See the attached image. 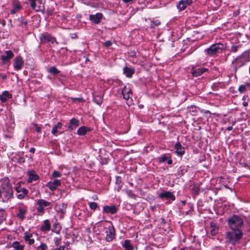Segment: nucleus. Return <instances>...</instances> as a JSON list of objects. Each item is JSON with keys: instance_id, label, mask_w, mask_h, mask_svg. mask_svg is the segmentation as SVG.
<instances>
[{"instance_id": "f257e3e1", "label": "nucleus", "mask_w": 250, "mask_h": 250, "mask_svg": "<svg viewBox=\"0 0 250 250\" xmlns=\"http://www.w3.org/2000/svg\"><path fill=\"white\" fill-rule=\"evenodd\" d=\"M13 196V190L10 180L4 178L0 181V197L3 202H5Z\"/></svg>"}, {"instance_id": "f03ea898", "label": "nucleus", "mask_w": 250, "mask_h": 250, "mask_svg": "<svg viewBox=\"0 0 250 250\" xmlns=\"http://www.w3.org/2000/svg\"><path fill=\"white\" fill-rule=\"evenodd\" d=\"M249 62H250V51L247 50L235 58L232 61V64L236 71L238 68L244 66L246 63Z\"/></svg>"}, {"instance_id": "7ed1b4c3", "label": "nucleus", "mask_w": 250, "mask_h": 250, "mask_svg": "<svg viewBox=\"0 0 250 250\" xmlns=\"http://www.w3.org/2000/svg\"><path fill=\"white\" fill-rule=\"evenodd\" d=\"M228 225L232 230H241V228L244 225V221L240 216L233 215L228 219Z\"/></svg>"}, {"instance_id": "20e7f679", "label": "nucleus", "mask_w": 250, "mask_h": 250, "mask_svg": "<svg viewBox=\"0 0 250 250\" xmlns=\"http://www.w3.org/2000/svg\"><path fill=\"white\" fill-rule=\"evenodd\" d=\"M224 44L221 43H216L211 45L208 48L206 49L204 52L209 57H214L221 53L225 49Z\"/></svg>"}, {"instance_id": "39448f33", "label": "nucleus", "mask_w": 250, "mask_h": 250, "mask_svg": "<svg viewBox=\"0 0 250 250\" xmlns=\"http://www.w3.org/2000/svg\"><path fill=\"white\" fill-rule=\"evenodd\" d=\"M243 235L242 230H232L227 233L226 239L229 243L235 245L242 238Z\"/></svg>"}, {"instance_id": "423d86ee", "label": "nucleus", "mask_w": 250, "mask_h": 250, "mask_svg": "<svg viewBox=\"0 0 250 250\" xmlns=\"http://www.w3.org/2000/svg\"><path fill=\"white\" fill-rule=\"evenodd\" d=\"M38 206L37 208V212L39 215H42L44 213L45 208L51 205V203L44 199H39L36 201Z\"/></svg>"}, {"instance_id": "0eeeda50", "label": "nucleus", "mask_w": 250, "mask_h": 250, "mask_svg": "<svg viewBox=\"0 0 250 250\" xmlns=\"http://www.w3.org/2000/svg\"><path fill=\"white\" fill-rule=\"evenodd\" d=\"M105 233H106L105 240L107 242L111 241L115 237V229L111 223L107 227H104Z\"/></svg>"}, {"instance_id": "6e6552de", "label": "nucleus", "mask_w": 250, "mask_h": 250, "mask_svg": "<svg viewBox=\"0 0 250 250\" xmlns=\"http://www.w3.org/2000/svg\"><path fill=\"white\" fill-rule=\"evenodd\" d=\"M39 38L41 42L42 43H46L49 42L53 43L56 41L55 37H52L47 32L40 34L39 36Z\"/></svg>"}, {"instance_id": "1a4fd4ad", "label": "nucleus", "mask_w": 250, "mask_h": 250, "mask_svg": "<svg viewBox=\"0 0 250 250\" xmlns=\"http://www.w3.org/2000/svg\"><path fill=\"white\" fill-rule=\"evenodd\" d=\"M207 71H208L207 68L194 66L191 68L190 72L193 77H198L201 76Z\"/></svg>"}, {"instance_id": "9d476101", "label": "nucleus", "mask_w": 250, "mask_h": 250, "mask_svg": "<svg viewBox=\"0 0 250 250\" xmlns=\"http://www.w3.org/2000/svg\"><path fill=\"white\" fill-rule=\"evenodd\" d=\"M24 64V61L20 56H17L14 59L13 66L16 71H19L21 69Z\"/></svg>"}, {"instance_id": "9b49d317", "label": "nucleus", "mask_w": 250, "mask_h": 250, "mask_svg": "<svg viewBox=\"0 0 250 250\" xmlns=\"http://www.w3.org/2000/svg\"><path fill=\"white\" fill-rule=\"evenodd\" d=\"M27 207L23 204L18 206V210L19 212L17 213V216L19 219L22 220L25 218V214L27 212Z\"/></svg>"}, {"instance_id": "f8f14e48", "label": "nucleus", "mask_w": 250, "mask_h": 250, "mask_svg": "<svg viewBox=\"0 0 250 250\" xmlns=\"http://www.w3.org/2000/svg\"><path fill=\"white\" fill-rule=\"evenodd\" d=\"M31 8L35 10L36 12L41 11L42 13L44 12L45 10L44 6L43 5H37L36 2L37 0H28Z\"/></svg>"}, {"instance_id": "ddd939ff", "label": "nucleus", "mask_w": 250, "mask_h": 250, "mask_svg": "<svg viewBox=\"0 0 250 250\" xmlns=\"http://www.w3.org/2000/svg\"><path fill=\"white\" fill-rule=\"evenodd\" d=\"M192 3V0H180L177 5V8L180 11H182Z\"/></svg>"}, {"instance_id": "4468645a", "label": "nucleus", "mask_w": 250, "mask_h": 250, "mask_svg": "<svg viewBox=\"0 0 250 250\" xmlns=\"http://www.w3.org/2000/svg\"><path fill=\"white\" fill-rule=\"evenodd\" d=\"M159 197L162 199L165 198L167 200H170L172 201L175 200L176 199L175 195L172 193V192L169 191H164L161 193L159 195Z\"/></svg>"}, {"instance_id": "2eb2a0df", "label": "nucleus", "mask_w": 250, "mask_h": 250, "mask_svg": "<svg viewBox=\"0 0 250 250\" xmlns=\"http://www.w3.org/2000/svg\"><path fill=\"white\" fill-rule=\"evenodd\" d=\"M80 122L78 120L75 118H72L67 125H65L67 127V130L72 131L79 125Z\"/></svg>"}, {"instance_id": "dca6fc26", "label": "nucleus", "mask_w": 250, "mask_h": 250, "mask_svg": "<svg viewBox=\"0 0 250 250\" xmlns=\"http://www.w3.org/2000/svg\"><path fill=\"white\" fill-rule=\"evenodd\" d=\"M61 181L58 179H55L53 181L49 182L47 183L46 186L51 191H54L57 189V188L61 185Z\"/></svg>"}, {"instance_id": "f3484780", "label": "nucleus", "mask_w": 250, "mask_h": 250, "mask_svg": "<svg viewBox=\"0 0 250 250\" xmlns=\"http://www.w3.org/2000/svg\"><path fill=\"white\" fill-rule=\"evenodd\" d=\"M118 209L116 206H105L103 208V212L108 214H114L117 212Z\"/></svg>"}, {"instance_id": "a211bd4d", "label": "nucleus", "mask_w": 250, "mask_h": 250, "mask_svg": "<svg viewBox=\"0 0 250 250\" xmlns=\"http://www.w3.org/2000/svg\"><path fill=\"white\" fill-rule=\"evenodd\" d=\"M103 15L101 13H97L95 15H90L89 20L95 24H98L101 22Z\"/></svg>"}, {"instance_id": "6ab92c4d", "label": "nucleus", "mask_w": 250, "mask_h": 250, "mask_svg": "<svg viewBox=\"0 0 250 250\" xmlns=\"http://www.w3.org/2000/svg\"><path fill=\"white\" fill-rule=\"evenodd\" d=\"M28 178L27 179L28 183H32L33 181H37L39 179V176L36 174V172L33 170H30L28 172Z\"/></svg>"}, {"instance_id": "aec40b11", "label": "nucleus", "mask_w": 250, "mask_h": 250, "mask_svg": "<svg viewBox=\"0 0 250 250\" xmlns=\"http://www.w3.org/2000/svg\"><path fill=\"white\" fill-rule=\"evenodd\" d=\"M6 55H3L1 56V60L3 62H9L10 60L13 58L14 55L11 50L5 51Z\"/></svg>"}, {"instance_id": "412c9836", "label": "nucleus", "mask_w": 250, "mask_h": 250, "mask_svg": "<svg viewBox=\"0 0 250 250\" xmlns=\"http://www.w3.org/2000/svg\"><path fill=\"white\" fill-rule=\"evenodd\" d=\"M51 229V224L48 219L43 221V224L40 228V230L42 232L48 231Z\"/></svg>"}, {"instance_id": "4be33fe9", "label": "nucleus", "mask_w": 250, "mask_h": 250, "mask_svg": "<svg viewBox=\"0 0 250 250\" xmlns=\"http://www.w3.org/2000/svg\"><path fill=\"white\" fill-rule=\"evenodd\" d=\"M176 153L179 156H182L185 153V147L182 146L179 142H177L174 146Z\"/></svg>"}, {"instance_id": "5701e85b", "label": "nucleus", "mask_w": 250, "mask_h": 250, "mask_svg": "<svg viewBox=\"0 0 250 250\" xmlns=\"http://www.w3.org/2000/svg\"><path fill=\"white\" fill-rule=\"evenodd\" d=\"M122 94L124 99L128 100L132 95L131 89L125 86L122 89Z\"/></svg>"}, {"instance_id": "b1692460", "label": "nucleus", "mask_w": 250, "mask_h": 250, "mask_svg": "<svg viewBox=\"0 0 250 250\" xmlns=\"http://www.w3.org/2000/svg\"><path fill=\"white\" fill-rule=\"evenodd\" d=\"M12 97V95L8 91H4L0 96V100L3 103H5Z\"/></svg>"}, {"instance_id": "393cba45", "label": "nucleus", "mask_w": 250, "mask_h": 250, "mask_svg": "<svg viewBox=\"0 0 250 250\" xmlns=\"http://www.w3.org/2000/svg\"><path fill=\"white\" fill-rule=\"evenodd\" d=\"M124 73L128 78L132 77V75L135 73V70L134 68H129L127 66L123 68Z\"/></svg>"}, {"instance_id": "a878e982", "label": "nucleus", "mask_w": 250, "mask_h": 250, "mask_svg": "<svg viewBox=\"0 0 250 250\" xmlns=\"http://www.w3.org/2000/svg\"><path fill=\"white\" fill-rule=\"evenodd\" d=\"M24 239L25 242H28V244L31 245L34 243L35 241L33 239H31L32 237V234L29 232H25L24 233Z\"/></svg>"}, {"instance_id": "bb28decb", "label": "nucleus", "mask_w": 250, "mask_h": 250, "mask_svg": "<svg viewBox=\"0 0 250 250\" xmlns=\"http://www.w3.org/2000/svg\"><path fill=\"white\" fill-rule=\"evenodd\" d=\"M91 129L85 126L80 127L77 130V133L79 135H84L87 132L90 131Z\"/></svg>"}, {"instance_id": "cd10ccee", "label": "nucleus", "mask_w": 250, "mask_h": 250, "mask_svg": "<svg viewBox=\"0 0 250 250\" xmlns=\"http://www.w3.org/2000/svg\"><path fill=\"white\" fill-rule=\"evenodd\" d=\"M11 247L15 250H24V245H21L18 241H14L12 243Z\"/></svg>"}, {"instance_id": "c85d7f7f", "label": "nucleus", "mask_w": 250, "mask_h": 250, "mask_svg": "<svg viewBox=\"0 0 250 250\" xmlns=\"http://www.w3.org/2000/svg\"><path fill=\"white\" fill-rule=\"evenodd\" d=\"M62 124L61 122H58L57 124L54 125L52 129L51 133L54 135L57 136L58 134V130L62 128Z\"/></svg>"}, {"instance_id": "c756f323", "label": "nucleus", "mask_w": 250, "mask_h": 250, "mask_svg": "<svg viewBox=\"0 0 250 250\" xmlns=\"http://www.w3.org/2000/svg\"><path fill=\"white\" fill-rule=\"evenodd\" d=\"M61 230V227L60 225V224L56 222L54 223L53 225V229H52V231L53 232H54L56 234H59L60 233V231Z\"/></svg>"}, {"instance_id": "7c9ffc66", "label": "nucleus", "mask_w": 250, "mask_h": 250, "mask_svg": "<svg viewBox=\"0 0 250 250\" xmlns=\"http://www.w3.org/2000/svg\"><path fill=\"white\" fill-rule=\"evenodd\" d=\"M210 234L212 236L215 235L218 232V229L214 223H211L210 224Z\"/></svg>"}, {"instance_id": "2f4dec72", "label": "nucleus", "mask_w": 250, "mask_h": 250, "mask_svg": "<svg viewBox=\"0 0 250 250\" xmlns=\"http://www.w3.org/2000/svg\"><path fill=\"white\" fill-rule=\"evenodd\" d=\"M123 247L126 250H133V246L131 245L130 240H125V241Z\"/></svg>"}, {"instance_id": "473e14b6", "label": "nucleus", "mask_w": 250, "mask_h": 250, "mask_svg": "<svg viewBox=\"0 0 250 250\" xmlns=\"http://www.w3.org/2000/svg\"><path fill=\"white\" fill-rule=\"evenodd\" d=\"M93 100L96 104L100 105L103 102V97L100 95H95Z\"/></svg>"}, {"instance_id": "72a5a7b5", "label": "nucleus", "mask_w": 250, "mask_h": 250, "mask_svg": "<svg viewBox=\"0 0 250 250\" xmlns=\"http://www.w3.org/2000/svg\"><path fill=\"white\" fill-rule=\"evenodd\" d=\"M187 171V168L185 166H181L178 169V174L179 175H183Z\"/></svg>"}, {"instance_id": "f704fd0d", "label": "nucleus", "mask_w": 250, "mask_h": 250, "mask_svg": "<svg viewBox=\"0 0 250 250\" xmlns=\"http://www.w3.org/2000/svg\"><path fill=\"white\" fill-rule=\"evenodd\" d=\"M13 7L18 10H20L21 8V2L18 0H13Z\"/></svg>"}, {"instance_id": "c9c22d12", "label": "nucleus", "mask_w": 250, "mask_h": 250, "mask_svg": "<svg viewBox=\"0 0 250 250\" xmlns=\"http://www.w3.org/2000/svg\"><path fill=\"white\" fill-rule=\"evenodd\" d=\"M169 154H165L158 158V160L159 163H163L168 159Z\"/></svg>"}, {"instance_id": "e433bc0d", "label": "nucleus", "mask_w": 250, "mask_h": 250, "mask_svg": "<svg viewBox=\"0 0 250 250\" xmlns=\"http://www.w3.org/2000/svg\"><path fill=\"white\" fill-rule=\"evenodd\" d=\"M188 109L190 112H192L193 115H195L197 113L199 108L195 105H191L188 107Z\"/></svg>"}, {"instance_id": "4c0bfd02", "label": "nucleus", "mask_w": 250, "mask_h": 250, "mask_svg": "<svg viewBox=\"0 0 250 250\" xmlns=\"http://www.w3.org/2000/svg\"><path fill=\"white\" fill-rule=\"evenodd\" d=\"M66 205L64 203H62L60 205H59L58 212H61L62 214H64L66 212Z\"/></svg>"}, {"instance_id": "58836bf2", "label": "nucleus", "mask_w": 250, "mask_h": 250, "mask_svg": "<svg viewBox=\"0 0 250 250\" xmlns=\"http://www.w3.org/2000/svg\"><path fill=\"white\" fill-rule=\"evenodd\" d=\"M48 72L53 75H57L60 73V71L55 66L51 67Z\"/></svg>"}, {"instance_id": "ea45409f", "label": "nucleus", "mask_w": 250, "mask_h": 250, "mask_svg": "<svg viewBox=\"0 0 250 250\" xmlns=\"http://www.w3.org/2000/svg\"><path fill=\"white\" fill-rule=\"evenodd\" d=\"M241 46L240 45H231L229 51L231 53H236L240 48Z\"/></svg>"}, {"instance_id": "a19ab883", "label": "nucleus", "mask_w": 250, "mask_h": 250, "mask_svg": "<svg viewBox=\"0 0 250 250\" xmlns=\"http://www.w3.org/2000/svg\"><path fill=\"white\" fill-rule=\"evenodd\" d=\"M116 184L118 185V190L119 191L122 187V178L120 176L116 177Z\"/></svg>"}, {"instance_id": "79ce46f5", "label": "nucleus", "mask_w": 250, "mask_h": 250, "mask_svg": "<svg viewBox=\"0 0 250 250\" xmlns=\"http://www.w3.org/2000/svg\"><path fill=\"white\" fill-rule=\"evenodd\" d=\"M6 216L3 210H0V225L5 219Z\"/></svg>"}, {"instance_id": "37998d69", "label": "nucleus", "mask_w": 250, "mask_h": 250, "mask_svg": "<svg viewBox=\"0 0 250 250\" xmlns=\"http://www.w3.org/2000/svg\"><path fill=\"white\" fill-rule=\"evenodd\" d=\"M89 208L92 210H95L98 207V204L96 202H90L89 203Z\"/></svg>"}, {"instance_id": "c03bdc74", "label": "nucleus", "mask_w": 250, "mask_h": 250, "mask_svg": "<svg viewBox=\"0 0 250 250\" xmlns=\"http://www.w3.org/2000/svg\"><path fill=\"white\" fill-rule=\"evenodd\" d=\"M238 91L240 93H244L246 91V85L242 84L238 87Z\"/></svg>"}, {"instance_id": "a18cd8bd", "label": "nucleus", "mask_w": 250, "mask_h": 250, "mask_svg": "<svg viewBox=\"0 0 250 250\" xmlns=\"http://www.w3.org/2000/svg\"><path fill=\"white\" fill-rule=\"evenodd\" d=\"M38 249H40L41 250H48V247L46 244L42 243L38 247Z\"/></svg>"}, {"instance_id": "49530a36", "label": "nucleus", "mask_w": 250, "mask_h": 250, "mask_svg": "<svg viewBox=\"0 0 250 250\" xmlns=\"http://www.w3.org/2000/svg\"><path fill=\"white\" fill-rule=\"evenodd\" d=\"M126 194L129 197L132 198L134 199H136V196L135 195V194L133 193L130 190H127L126 191Z\"/></svg>"}, {"instance_id": "de8ad7c7", "label": "nucleus", "mask_w": 250, "mask_h": 250, "mask_svg": "<svg viewBox=\"0 0 250 250\" xmlns=\"http://www.w3.org/2000/svg\"><path fill=\"white\" fill-rule=\"evenodd\" d=\"M61 173L57 170H54L52 174V176L53 178L60 177L61 176Z\"/></svg>"}, {"instance_id": "09e8293b", "label": "nucleus", "mask_w": 250, "mask_h": 250, "mask_svg": "<svg viewBox=\"0 0 250 250\" xmlns=\"http://www.w3.org/2000/svg\"><path fill=\"white\" fill-rule=\"evenodd\" d=\"M17 191L18 192H21V193H24L25 195L27 194L28 193V190L25 188H22L21 189V190H20L19 189H17Z\"/></svg>"}, {"instance_id": "8fccbe9b", "label": "nucleus", "mask_w": 250, "mask_h": 250, "mask_svg": "<svg viewBox=\"0 0 250 250\" xmlns=\"http://www.w3.org/2000/svg\"><path fill=\"white\" fill-rule=\"evenodd\" d=\"M104 45L106 47H108L112 45V42L110 41H107L104 42Z\"/></svg>"}, {"instance_id": "3c124183", "label": "nucleus", "mask_w": 250, "mask_h": 250, "mask_svg": "<svg viewBox=\"0 0 250 250\" xmlns=\"http://www.w3.org/2000/svg\"><path fill=\"white\" fill-rule=\"evenodd\" d=\"M26 195L24 194V193H20L18 195V198L19 199H23L25 197Z\"/></svg>"}, {"instance_id": "603ef678", "label": "nucleus", "mask_w": 250, "mask_h": 250, "mask_svg": "<svg viewBox=\"0 0 250 250\" xmlns=\"http://www.w3.org/2000/svg\"><path fill=\"white\" fill-rule=\"evenodd\" d=\"M193 190L195 191L196 194H198L200 191V189L198 187L194 186L193 188Z\"/></svg>"}, {"instance_id": "864d4df0", "label": "nucleus", "mask_w": 250, "mask_h": 250, "mask_svg": "<svg viewBox=\"0 0 250 250\" xmlns=\"http://www.w3.org/2000/svg\"><path fill=\"white\" fill-rule=\"evenodd\" d=\"M35 126H36V128H35L36 131L39 133H41V127L40 126H39L37 125H35Z\"/></svg>"}, {"instance_id": "5fc2aeb1", "label": "nucleus", "mask_w": 250, "mask_h": 250, "mask_svg": "<svg viewBox=\"0 0 250 250\" xmlns=\"http://www.w3.org/2000/svg\"><path fill=\"white\" fill-rule=\"evenodd\" d=\"M18 10L17 9H15L14 7L12 8V9L10 10V13L12 14H15Z\"/></svg>"}, {"instance_id": "6e6d98bb", "label": "nucleus", "mask_w": 250, "mask_h": 250, "mask_svg": "<svg viewBox=\"0 0 250 250\" xmlns=\"http://www.w3.org/2000/svg\"><path fill=\"white\" fill-rule=\"evenodd\" d=\"M0 77L2 78V80H5L7 78V75L3 74H0Z\"/></svg>"}, {"instance_id": "4d7b16f0", "label": "nucleus", "mask_w": 250, "mask_h": 250, "mask_svg": "<svg viewBox=\"0 0 250 250\" xmlns=\"http://www.w3.org/2000/svg\"><path fill=\"white\" fill-rule=\"evenodd\" d=\"M167 161L168 165H171L172 163V160L169 156L168 157V159H167Z\"/></svg>"}, {"instance_id": "13d9d810", "label": "nucleus", "mask_w": 250, "mask_h": 250, "mask_svg": "<svg viewBox=\"0 0 250 250\" xmlns=\"http://www.w3.org/2000/svg\"><path fill=\"white\" fill-rule=\"evenodd\" d=\"M212 250H224L220 247H216L214 248Z\"/></svg>"}, {"instance_id": "bf43d9fd", "label": "nucleus", "mask_w": 250, "mask_h": 250, "mask_svg": "<svg viewBox=\"0 0 250 250\" xmlns=\"http://www.w3.org/2000/svg\"><path fill=\"white\" fill-rule=\"evenodd\" d=\"M19 161L20 162H24L25 161V159L23 157H20L19 159Z\"/></svg>"}, {"instance_id": "052dcab7", "label": "nucleus", "mask_w": 250, "mask_h": 250, "mask_svg": "<svg viewBox=\"0 0 250 250\" xmlns=\"http://www.w3.org/2000/svg\"><path fill=\"white\" fill-rule=\"evenodd\" d=\"M35 151V148L34 147H31L29 150L30 152L32 153H34Z\"/></svg>"}, {"instance_id": "680f3d73", "label": "nucleus", "mask_w": 250, "mask_h": 250, "mask_svg": "<svg viewBox=\"0 0 250 250\" xmlns=\"http://www.w3.org/2000/svg\"><path fill=\"white\" fill-rule=\"evenodd\" d=\"M42 1L43 0H37V2H38V3L40 4V5L43 4Z\"/></svg>"}, {"instance_id": "e2e57ef3", "label": "nucleus", "mask_w": 250, "mask_h": 250, "mask_svg": "<svg viewBox=\"0 0 250 250\" xmlns=\"http://www.w3.org/2000/svg\"><path fill=\"white\" fill-rule=\"evenodd\" d=\"M154 23L155 25L157 26L160 24V22L158 21H156L154 22Z\"/></svg>"}, {"instance_id": "0e129e2a", "label": "nucleus", "mask_w": 250, "mask_h": 250, "mask_svg": "<svg viewBox=\"0 0 250 250\" xmlns=\"http://www.w3.org/2000/svg\"><path fill=\"white\" fill-rule=\"evenodd\" d=\"M124 3H128L132 1L133 0H122Z\"/></svg>"}, {"instance_id": "69168bd1", "label": "nucleus", "mask_w": 250, "mask_h": 250, "mask_svg": "<svg viewBox=\"0 0 250 250\" xmlns=\"http://www.w3.org/2000/svg\"><path fill=\"white\" fill-rule=\"evenodd\" d=\"M248 102H243V105L244 106H245V107H246V106H248Z\"/></svg>"}, {"instance_id": "338daca9", "label": "nucleus", "mask_w": 250, "mask_h": 250, "mask_svg": "<svg viewBox=\"0 0 250 250\" xmlns=\"http://www.w3.org/2000/svg\"><path fill=\"white\" fill-rule=\"evenodd\" d=\"M232 128H232V126H228V127H227V129L228 130H229V131H231V130L232 129Z\"/></svg>"}, {"instance_id": "774afa93", "label": "nucleus", "mask_w": 250, "mask_h": 250, "mask_svg": "<svg viewBox=\"0 0 250 250\" xmlns=\"http://www.w3.org/2000/svg\"><path fill=\"white\" fill-rule=\"evenodd\" d=\"M52 14V12L51 11H47V14L48 15H51Z\"/></svg>"}]
</instances>
